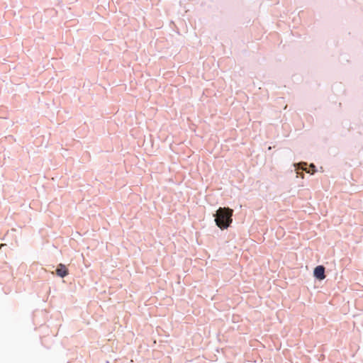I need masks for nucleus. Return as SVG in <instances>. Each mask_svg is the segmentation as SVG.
I'll use <instances>...</instances> for the list:
<instances>
[{"mask_svg": "<svg viewBox=\"0 0 363 363\" xmlns=\"http://www.w3.org/2000/svg\"><path fill=\"white\" fill-rule=\"evenodd\" d=\"M233 210L229 208L220 207L215 215V222L221 230L227 229L233 222Z\"/></svg>", "mask_w": 363, "mask_h": 363, "instance_id": "obj_1", "label": "nucleus"}, {"mask_svg": "<svg viewBox=\"0 0 363 363\" xmlns=\"http://www.w3.org/2000/svg\"><path fill=\"white\" fill-rule=\"evenodd\" d=\"M314 277L319 280H323L325 278V267L323 266H318L315 268L313 272Z\"/></svg>", "mask_w": 363, "mask_h": 363, "instance_id": "obj_2", "label": "nucleus"}, {"mask_svg": "<svg viewBox=\"0 0 363 363\" xmlns=\"http://www.w3.org/2000/svg\"><path fill=\"white\" fill-rule=\"evenodd\" d=\"M56 274L60 277H65L69 274V272L65 264H59L56 269Z\"/></svg>", "mask_w": 363, "mask_h": 363, "instance_id": "obj_3", "label": "nucleus"}, {"mask_svg": "<svg viewBox=\"0 0 363 363\" xmlns=\"http://www.w3.org/2000/svg\"><path fill=\"white\" fill-rule=\"evenodd\" d=\"M310 168L312 169L313 172H315V166L313 164H311L310 165Z\"/></svg>", "mask_w": 363, "mask_h": 363, "instance_id": "obj_4", "label": "nucleus"}, {"mask_svg": "<svg viewBox=\"0 0 363 363\" xmlns=\"http://www.w3.org/2000/svg\"><path fill=\"white\" fill-rule=\"evenodd\" d=\"M301 168H302V169H303V170H305V171H306L307 172H309V171H308V170L306 169V167H302Z\"/></svg>", "mask_w": 363, "mask_h": 363, "instance_id": "obj_5", "label": "nucleus"}]
</instances>
